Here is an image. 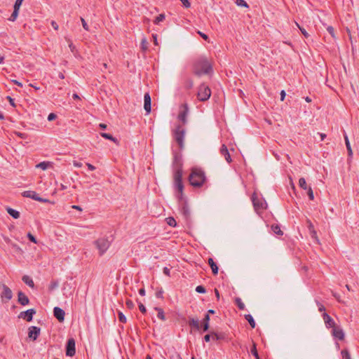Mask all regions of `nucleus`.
I'll return each instance as SVG.
<instances>
[{
    "label": "nucleus",
    "mask_w": 359,
    "mask_h": 359,
    "mask_svg": "<svg viewBox=\"0 0 359 359\" xmlns=\"http://www.w3.org/2000/svg\"><path fill=\"white\" fill-rule=\"evenodd\" d=\"M173 180L174 187L182 195L184 190V184L182 182V161L181 156L175 154L173 159Z\"/></svg>",
    "instance_id": "obj_1"
},
{
    "label": "nucleus",
    "mask_w": 359,
    "mask_h": 359,
    "mask_svg": "<svg viewBox=\"0 0 359 359\" xmlns=\"http://www.w3.org/2000/svg\"><path fill=\"white\" fill-rule=\"evenodd\" d=\"M212 72L210 62L205 57H200L194 64V73L201 76L203 74H210Z\"/></svg>",
    "instance_id": "obj_2"
},
{
    "label": "nucleus",
    "mask_w": 359,
    "mask_h": 359,
    "mask_svg": "<svg viewBox=\"0 0 359 359\" xmlns=\"http://www.w3.org/2000/svg\"><path fill=\"white\" fill-rule=\"evenodd\" d=\"M189 181L191 186L195 187H201L205 181L204 172L198 168L192 169L189 177Z\"/></svg>",
    "instance_id": "obj_3"
},
{
    "label": "nucleus",
    "mask_w": 359,
    "mask_h": 359,
    "mask_svg": "<svg viewBox=\"0 0 359 359\" xmlns=\"http://www.w3.org/2000/svg\"><path fill=\"white\" fill-rule=\"evenodd\" d=\"M185 132L184 128L180 124L177 125L175 128L172 130L173 138L179 145L180 149H182L184 147V140L185 137Z\"/></svg>",
    "instance_id": "obj_4"
},
{
    "label": "nucleus",
    "mask_w": 359,
    "mask_h": 359,
    "mask_svg": "<svg viewBox=\"0 0 359 359\" xmlns=\"http://www.w3.org/2000/svg\"><path fill=\"white\" fill-rule=\"evenodd\" d=\"M95 245L99 250V255H103L110 246V242L106 238H100L95 241Z\"/></svg>",
    "instance_id": "obj_5"
},
{
    "label": "nucleus",
    "mask_w": 359,
    "mask_h": 359,
    "mask_svg": "<svg viewBox=\"0 0 359 359\" xmlns=\"http://www.w3.org/2000/svg\"><path fill=\"white\" fill-rule=\"evenodd\" d=\"M211 95V90L210 88L205 84H201L199 86L197 97L200 101L204 102L208 100Z\"/></svg>",
    "instance_id": "obj_6"
},
{
    "label": "nucleus",
    "mask_w": 359,
    "mask_h": 359,
    "mask_svg": "<svg viewBox=\"0 0 359 359\" xmlns=\"http://www.w3.org/2000/svg\"><path fill=\"white\" fill-rule=\"evenodd\" d=\"M252 201L256 211L265 210L267 207L266 201L262 198H259L255 194L252 195Z\"/></svg>",
    "instance_id": "obj_7"
},
{
    "label": "nucleus",
    "mask_w": 359,
    "mask_h": 359,
    "mask_svg": "<svg viewBox=\"0 0 359 359\" xmlns=\"http://www.w3.org/2000/svg\"><path fill=\"white\" fill-rule=\"evenodd\" d=\"M36 313V310L34 309H28L25 311H22L20 313L18 318H22L27 322H31L33 319L34 315Z\"/></svg>",
    "instance_id": "obj_8"
},
{
    "label": "nucleus",
    "mask_w": 359,
    "mask_h": 359,
    "mask_svg": "<svg viewBox=\"0 0 359 359\" xmlns=\"http://www.w3.org/2000/svg\"><path fill=\"white\" fill-rule=\"evenodd\" d=\"M76 353L75 341L73 338L69 339L66 346V355L72 357Z\"/></svg>",
    "instance_id": "obj_9"
},
{
    "label": "nucleus",
    "mask_w": 359,
    "mask_h": 359,
    "mask_svg": "<svg viewBox=\"0 0 359 359\" xmlns=\"http://www.w3.org/2000/svg\"><path fill=\"white\" fill-rule=\"evenodd\" d=\"M2 289L3 291L1 294L2 301H4V299H6V302H8L13 297V292L11 290L4 284L2 285Z\"/></svg>",
    "instance_id": "obj_10"
},
{
    "label": "nucleus",
    "mask_w": 359,
    "mask_h": 359,
    "mask_svg": "<svg viewBox=\"0 0 359 359\" xmlns=\"http://www.w3.org/2000/svg\"><path fill=\"white\" fill-rule=\"evenodd\" d=\"M41 329L36 326H31L29 328L28 337L33 341H36L40 334Z\"/></svg>",
    "instance_id": "obj_11"
},
{
    "label": "nucleus",
    "mask_w": 359,
    "mask_h": 359,
    "mask_svg": "<svg viewBox=\"0 0 359 359\" xmlns=\"http://www.w3.org/2000/svg\"><path fill=\"white\" fill-rule=\"evenodd\" d=\"M53 314L54 316L59 320V322L62 323L64 321L65 315L64 310L56 306L53 309Z\"/></svg>",
    "instance_id": "obj_12"
},
{
    "label": "nucleus",
    "mask_w": 359,
    "mask_h": 359,
    "mask_svg": "<svg viewBox=\"0 0 359 359\" xmlns=\"http://www.w3.org/2000/svg\"><path fill=\"white\" fill-rule=\"evenodd\" d=\"M332 334L336 339L339 340H343L344 338V333L342 329L338 326H335L332 328Z\"/></svg>",
    "instance_id": "obj_13"
},
{
    "label": "nucleus",
    "mask_w": 359,
    "mask_h": 359,
    "mask_svg": "<svg viewBox=\"0 0 359 359\" xmlns=\"http://www.w3.org/2000/svg\"><path fill=\"white\" fill-rule=\"evenodd\" d=\"M144 109L147 111V114L151 112V97L149 93H146L144 95Z\"/></svg>",
    "instance_id": "obj_14"
},
{
    "label": "nucleus",
    "mask_w": 359,
    "mask_h": 359,
    "mask_svg": "<svg viewBox=\"0 0 359 359\" xmlns=\"http://www.w3.org/2000/svg\"><path fill=\"white\" fill-rule=\"evenodd\" d=\"M323 318L327 327L333 328L336 326L334 320L327 313H323Z\"/></svg>",
    "instance_id": "obj_15"
},
{
    "label": "nucleus",
    "mask_w": 359,
    "mask_h": 359,
    "mask_svg": "<svg viewBox=\"0 0 359 359\" xmlns=\"http://www.w3.org/2000/svg\"><path fill=\"white\" fill-rule=\"evenodd\" d=\"M18 302L22 306L27 305L29 302V298L21 291L18 293Z\"/></svg>",
    "instance_id": "obj_16"
},
{
    "label": "nucleus",
    "mask_w": 359,
    "mask_h": 359,
    "mask_svg": "<svg viewBox=\"0 0 359 359\" xmlns=\"http://www.w3.org/2000/svg\"><path fill=\"white\" fill-rule=\"evenodd\" d=\"M220 154L222 156H224L225 160L228 163L231 162V158L230 154H229V150L225 144L222 145V147L220 148Z\"/></svg>",
    "instance_id": "obj_17"
},
{
    "label": "nucleus",
    "mask_w": 359,
    "mask_h": 359,
    "mask_svg": "<svg viewBox=\"0 0 359 359\" xmlns=\"http://www.w3.org/2000/svg\"><path fill=\"white\" fill-rule=\"evenodd\" d=\"M208 264L210 265L212 272L214 275H216L218 273V266L217 264L214 262L212 258H209L208 260Z\"/></svg>",
    "instance_id": "obj_18"
},
{
    "label": "nucleus",
    "mask_w": 359,
    "mask_h": 359,
    "mask_svg": "<svg viewBox=\"0 0 359 359\" xmlns=\"http://www.w3.org/2000/svg\"><path fill=\"white\" fill-rule=\"evenodd\" d=\"M22 196L24 197L30 198L36 201V199L38 196V194L35 191H25L22 193Z\"/></svg>",
    "instance_id": "obj_19"
},
{
    "label": "nucleus",
    "mask_w": 359,
    "mask_h": 359,
    "mask_svg": "<svg viewBox=\"0 0 359 359\" xmlns=\"http://www.w3.org/2000/svg\"><path fill=\"white\" fill-rule=\"evenodd\" d=\"M22 280L25 284H27L30 287H32V288L34 287V281L29 276H27V275L23 276Z\"/></svg>",
    "instance_id": "obj_20"
},
{
    "label": "nucleus",
    "mask_w": 359,
    "mask_h": 359,
    "mask_svg": "<svg viewBox=\"0 0 359 359\" xmlns=\"http://www.w3.org/2000/svg\"><path fill=\"white\" fill-rule=\"evenodd\" d=\"M52 163L50 161H43L36 165V168H41L43 170H46L48 168L52 166Z\"/></svg>",
    "instance_id": "obj_21"
},
{
    "label": "nucleus",
    "mask_w": 359,
    "mask_h": 359,
    "mask_svg": "<svg viewBox=\"0 0 359 359\" xmlns=\"http://www.w3.org/2000/svg\"><path fill=\"white\" fill-rule=\"evenodd\" d=\"M344 140H345V143H346V149H347V151H348V156L351 157L353 155L352 149H351V144H350V142H349V140H348L347 135L346 133H344Z\"/></svg>",
    "instance_id": "obj_22"
},
{
    "label": "nucleus",
    "mask_w": 359,
    "mask_h": 359,
    "mask_svg": "<svg viewBox=\"0 0 359 359\" xmlns=\"http://www.w3.org/2000/svg\"><path fill=\"white\" fill-rule=\"evenodd\" d=\"M6 210L7 212L13 218L18 219L20 217V212L18 210H14L11 208H7Z\"/></svg>",
    "instance_id": "obj_23"
},
{
    "label": "nucleus",
    "mask_w": 359,
    "mask_h": 359,
    "mask_svg": "<svg viewBox=\"0 0 359 359\" xmlns=\"http://www.w3.org/2000/svg\"><path fill=\"white\" fill-rule=\"evenodd\" d=\"M189 325L190 327H194L196 330H199L200 328V323L198 319L195 318H190L189 320Z\"/></svg>",
    "instance_id": "obj_24"
},
{
    "label": "nucleus",
    "mask_w": 359,
    "mask_h": 359,
    "mask_svg": "<svg viewBox=\"0 0 359 359\" xmlns=\"http://www.w3.org/2000/svg\"><path fill=\"white\" fill-rule=\"evenodd\" d=\"M187 109H184L182 111H180L178 115V118L180 120L183 124L187 123Z\"/></svg>",
    "instance_id": "obj_25"
},
{
    "label": "nucleus",
    "mask_w": 359,
    "mask_h": 359,
    "mask_svg": "<svg viewBox=\"0 0 359 359\" xmlns=\"http://www.w3.org/2000/svg\"><path fill=\"white\" fill-rule=\"evenodd\" d=\"M245 318L248 321V323L250 325V326L252 327V328L255 327L256 324H255V320L250 314H246L245 316Z\"/></svg>",
    "instance_id": "obj_26"
},
{
    "label": "nucleus",
    "mask_w": 359,
    "mask_h": 359,
    "mask_svg": "<svg viewBox=\"0 0 359 359\" xmlns=\"http://www.w3.org/2000/svg\"><path fill=\"white\" fill-rule=\"evenodd\" d=\"M271 229L277 235L282 236L283 234V231L280 230V228L277 224L271 225Z\"/></svg>",
    "instance_id": "obj_27"
},
{
    "label": "nucleus",
    "mask_w": 359,
    "mask_h": 359,
    "mask_svg": "<svg viewBox=\"0 0 359 359\" xmlns=\"http://www.w3.org/2000/svg\"><path fill=\"white\" fill-rule=\"evenodd\" d=\"M155 309L158 311L157 317L162 320H165V316L163 310L162 309L158 308V307H156Z\"/></svg>",
    "instance_id": "obj_28"
},
{
    "label": "nucleus",
    "mask_w": 359,
    "mask_h": 359,
    "mask_svg": "<svg viewBox=\"0 0 359 359\" xmlns=\"http://www.w3.org/2000/svg\"><path fill=\"white\" fill-rule=\"evenodd\" d=\"M235 302H236V304L239 309H241V310L245 309V304L242 302L241 298H239V297L236 298Z\"/></svg>",
    "instance_id": "obj_29"
},
{
    "label": "nucleus",
    "mask_w": 359,
    "mask_h": 359,
    "mask_svg": "<svg viewBox=\"0 0 359 359\" xmlns=\"http://www.w3.org/2000/svg\"><path fill=\"white\" fill-rule=\"evenodd\" d=\"M100 135L105 138V139H107V140H111L114 142H116V140L111 135V134H109V133H100Z\"/></svg>",
    "instance_id": "obj_30"
},
{
    "label": "nucleus",
    "mask_w": 359,
    "mask_h": 359,
    "mask_svg": "<svg viewBox=\"0 0 359 359\" xmlns=\"http://www.w3.org/2000/svg\"><path fill=\"white\" fill-rule=\"evenodd\" d=\"M299 187L304 189V190H306L307 189V185H306V180L304 177H301L299 180Z\"/></svg>",
    "instance_id": "obj_31"
},
{
    "label": "nucleus",
    "mask_w": 359,
    "mask_h": 359,
    "mask_svg": "<svg viewBox=\"0 0 359 359\" xmlns=\"http://www.w3.org/2000/svg\"><path fill=\"white\" fill-rule=\"evenodd\" d=\"M18 13H19V11L18 10H16V9H13V13L11 14V17L9 18V20L10 21H15L18 15Z\"/></svg>",
    "instance_id": "obj_32"
},
{
    "label": "nucleus",
    "mask_w": 359,
    "mask_h": 359,
    "mask_svg": "<svg viewBox=\"0 0 359 359\" xmlns=\"http://www.w3.org/2000/svg\"><path fill=\"white\" fill-rule=\"evenodd\" d=\"M118 320H119L120 322H121L123 323H126L127 318H126L125 315L121 311H118Z\"/></svg>",
    "instance_id": "obj_33"
},
{
    "label": "nucleus",
    "mask_w": 359,
    "mask_h": 359,
    "mask_svg": "<svg viewBox=\"0 0 359 359\" xmlns=\"http://www.w3.org/2000/svg\"><path fill=\"white\" fill-rule=\"evenodd\" d=\"M236 4H237V6H242V7H245V8H248V4L246 3L245 1L244 0H236Z\"/></svg>",
    "instance_id": "obj_34"
},
{
    "label": "nucleus",
    "mask_w": 359,
    "mask_h": 359,
    "mask_svg": "<svg viewBox=\"0 0 359 359\" xmlns=\"http://www.w3.org/2000/svg\"><path fill=\"white\" fill-rule=\"evenodd\" d=\"M167 223L170 226H175L177 224L175 219L173 217L167 218Z\"/></svg>",
    "instance_id": "obj_35"
},
{
    "label": "nucleus",
    "mask_w": 359,
    "mask_h": 359,
    "mask_svg": "<svg viewBox=\"0 0 359 359\" xmlns=\"http://www.w3.org/2000/svg\"><path fill=\"white\" fill-rule=\"evenodd\" d=\"M164 19H165V15H164V14H160V15H158L156 18V19H155V20H154V23H155V24H158L160 22L163 21V20H164Z\"/></svg>",
    "instance_id": "obj_36"
},
{
    "label": "nucleus",
    "mask_w": 359,
    "mask_h": 359,
    "mask_svg": "<svg viewBox=\"0 0 359 359\" xmlns=\"http://www.w3.org/2000/svg\"><path fill=\"white\" fill-rule=\"evenodd\" d=\"M296 25H297V26L298 27V28L300 29V31H301L302 34L304 36V37H305V38H309V33L305 30V29H304V28H303V27H300V26H299V25L297 22H296Z\"/></svg>",
    "instance_id": "obj_37"
},
{
    "label": "nucleus",
    "mask_w": 359,
    "mask_h": 359,
    "mask_svg": "<svg viewBox=\"0 0 359 359\" xmlns=\"http://www.w3.org/2000/svg\"><path fill=\"white\" fill-rule=\"evenodd\" d=\"M341 353L342 359H351L350 354L347 350H342Z\"/></svg>",
    "instance_id": "obj_38"
},
{
    "label": "nucleus",
    "mask_w": 359,
    "mask_h": 359,
    "mask_svg": "<svg viewBox=\"0 0 359 359\" xmlns=\"http://www.w3.org/2000/svg\"><path fill=\"white\" fill-rule=\"evenodd\" d=\"M251 353L256 358V359H259L255 344H253V346L251 349Z\"/></svg>",
    "instance_id": "obj_39"
},
{
    "label": "nucleus",
    "mask_w": 359,
    "mask_h": 359,
    "mask_svg": "<svg viewBox=\"0 0 359 359\" xmlns=\"http://www.w3.org/2000/svg\"><path fill=\"white\" fill-rule=\"evenodd\" d=\"M307 194H308V196H309V198L310 200H313L314 199V196H313V190L311 189V187H309V188H307Z\"/></svg>",
    "instance_id": "obj_40"
},
{
    "label": "nucleus",
    "mask_w": 359,
    "mask_h": 359,
    "mask_svg": "<svg viewBox=\"0 0 359 359\" xmlns=\"http://www.w3.org/2000/svg\"><path fill=\"white\" fill-rule=\"evenodd\" d=\"M24 0H16L15 1V3L14 4V9H16V10H20V8Z\"/></svg>",
    "instance_id": "obj_41"
},
{
    "label": "nucleus",
    "mask_w": 359,
    "mask_h": 359,
    "mask_svg": "<svg viewBox=\"0 0 359 359\" xmlns=\"http://www.w3.org/2000/svg\"><path fill=\"white\" fill-rule=\"evenodd\" d=\"M196 291L198 293H205L206 292L205 288L202 285H198L196 287Z\"/></svg>",
    "instance_id": "obj_42"
},
{
    "label": "nucleus",
    "mask_w": 359,
    "mask_h": 359,
    "mask_svg": "<svg viewBox=\"0 0 359 359\" xmlns=\"http://www.w3.org/2000/svg\"><path fill=\"white\" fill-rule=\"evenodd\" d=\"M141 48L143 50H146L147 49V41L146 39H143L141 42Z\"/></svg>",
    "instance_id": "obj_43"
},
{
    "label": "nucleus",
    "mask_w": 359,
    "mask_h": 359,
    "mask_svg": "<svg viewBox=\"0 0 359 359\" xmlns=\"http://www.w3.org/2000/svg\"><path fill=\"white\" fill-rule=\"evenodd\" d=\"M81 21L82 26H83V29L86 31H89V27H88V24L86 23V20L83 18H81Z\"/></svg>",
    "instance_id": "obj_44"
},
{
    "label": "nucleus",
    "mask_w": 359,
    "mask_h": 359,
    "mask_svg": "<svg viewBox=\"0 0 359 359\" xmlns=\"http://www.w3.org/2000/svg\"><path fill=\"white\" fill-rule=\"evenodd\" d=\"M57 287H58V283L57 281H52L49 286V290H53Z\"/></svg>",
    "instance_id": "obj_45"
},
{
    "label": "nucleus",
    "mask_w": 359,
    "mask_h": 359,
    "mask_svg": "<svg viewBox=\"0 0 359 359\" xmlns=\"http://www.w3.org/2000/svg\"><path fill=\"white\" fill-rule=\"evenodd\" d=\"M327 30L333 38H335L334 29L332 26H328Z\"/></svg>",
    "instance_id": "obj_46"
},
{
    "label": "nucleus",
    "mask_w": 359,
    "mask_h": 359,
    "mask_svg": "<svg viewBox=\"0 0 359 359\" xmlns=\"http://www.w3.org/2000/svg\"><path fill=\"white\" fill-rule=\"evenodd\" d=\"M310 235L313 239H315L318 243H319V240L317 236V233L315 229L310 232Z\"/></svg>",
    "instance_id": "obj_47"
},
{
    "label": "nucleus",
    "mask_w": 359,
    "mask_h": 359,
    "mask_svg": "<svg viewBox=\"0 0 359 359\" xmlns=\"http://www.w3.org/2000/svg\"><path fill=\"white\" fill-rule=\"evenodd\" d=\"M126 304L129 309H132L134 307V304L130 299H128L126 302Z\"/></svg>",
    "instance_id": "obj_48"
},
{
    "label": "nucleus",
    "mask_w": 359,
    "mask_h": 359,
    "mask_svg": "<svg viewBox=\"0 0 359 359\" xmlns=\"http://www.w3.org/2000/svg\"><path fill=\"white\" fill-rule=\"evenodd\" d=\"M27 238H29V240L30 241H32L34 243H37L36 238L31 233H27Z\"/></svg>",
    "instance_id": "obj_49"
},
{
    "label": "nucleus",
    "mask_w": 359,
    "mask_h": 359,
    "mask_svg": "<svg viewBox=\"0 0 359 359\" xmlns=\"http://www.w3.org/2000/svg\"><path fill=\"white\" fill-rule=\"evenodd\" d=\"M139 309L142 313H145L147 312L146 307L141 303H139Z\"/></svg>",
    "instance_id": "obj_50"
},
{
    "label": "nucleus",
    "mask_w": 359,
    "mask_h": 359,
    "mask_svg": "<svg viewBox=\"0 0 359 359\" xmlns=\"http://www.w3.org/2000/svg\"><path fill=\"white\" fill-rule=\"evenodd\" d=\"M57 118V116L54 113H50L48 116V120L49 121H53L55 120V118Z\"/></svg>",
    "instance_id": "obj_51"
},
{
    "label": "nucleus",
    "mask_w": 359,
    "mask_h": 359,
    "mask_svg": "<svg viewBox=\"0 0 359 359\" xmlns=\"http://www.w3.org/2000/svg\"><path fill=\"white\" fill-rule=\"evenodd\" d=\"M307 224H308V229H309V231L310 233L311 231L314 230V226L309 219L307 220Z\"/></svg>",
    "instance_id": "obj_52"
},
{
    "label": "nucleus",
    "mask_w": 359,
    "mask_h": 359,
    "mask_svg": "<svg viewBox=\"0 0 359 359\" xmlns=\"http://www.w3.org/2000/svg\"><path fill=\"white\" fill-rule=\"evenodd\" d=\"M184 5L185 8H189L191 4L188 0H180Z\"/></svg>",
    "instance_id": "obj_53"
},
{
    "label": "nucleus",
    "mask_w": 359,
    "mask_h": 359,
    "mask_svg": "<svg viewBox=\"0 0 359 359\" xmlns=\"http://www.w3.org/2000/svg\"><path fill=\"white\" fill-rule=\"evenodd\" d=\"M36 201H39V202H43V203H48V202H50V201L48 199L43 198H41V197H40L39 196H37Z\"/></svg>",
    "instance_id": "obj_54"
},
{
    "label": "nucleus",
    "mask_w": 359,
    "mask_h": 359,
    "mask_svg": "<svg viewBox=\"0 0 359 359\" xmlns=\"http://www.w3.org/2000/svg\"><path fill=\"white\" fill-rule=\"evenodd\" d=\"M163 291L162 289H161L160 290H158L156 292V297L157 298H163Z\"/></svg>",
    "instance_id": "obj_55"
},
{
    "label": "nucleus",
    "mask_w": 359,
    "mask_h": 359,
    "mask_svg": "<svg viewBox=\"0 0 359 359\" xmlns=\"http://www.w3.org/2000/svg\"><path fill=\"white\" fill-rule=\"evenodd\" d=\"M198 33L203 39H205V41L208 40V36L207 34H205L200 31H198Z\"/></svg>",
    "instance_id": "obj_56"
},
{
    "label": "nucleus",
    "mask_w": 359,
    "mask_h": 359,
    "mask_svg": "<svg viewBox=\"0 0 359 359\" xmlns=\"http://www.w3.org/2000/svg\"><path fill=\"white\" fill-rule=\"evenodd\" d=\"M182 212H183V213H184V215L185 216H188L189 215V210H188V208H187V207L186 205H184L182 207Z\"/></svg>",
    "instance_id": "obj_57"
},
{
    "label": "nucleus",
    "mask_w": 359,
    "mask_h": 359,
    "mask_svg": "<svg viewBox=\"0 0 359 359\" xmlns=\"http://www.w3.org/2000/svg\"><path fill=\"white\" fill-rule=\"evenodd\" d=\"M212 339L214 340H219L220 339V337L217 333H212Z\"/></svg>",
    "instance_id": "obj_58"
},
{
    "label": "nucleus",
    "mask_w": 359,
    "mask_h": 359,
    "mask_svg": "<svg viewBox=\"0 0 359 359\" xmlns=\"http://www.w3.org/2000/svg\"><path fill=\"white\" fill-rule=\"evenodd\" d=\"M210 316L208 314H206L203 320V323H209Z\"/></svg>",
    "instance_id": "obj_59"
},
{
    "label": "nucleus",
    "mask_w": 359,
    "mask_h": 359,
    "mask_svg": "<svg viewBox=\"0 0 359 359\" xmlns=\"http://www.w3.org/2000/svg\"><path fill=\"white\" fill-rule=\"evenodd\" d=\"M51 25H52V27H53V29L55 30H57L58 29V25H57V22L53 20L51 22Z\"/></svg>",
    "instance_id": "obj_60"
},
{
    "label": "nucleus",
    "mask_w": 359,
    "mask_h": 359,
    "mask_svg": "<svg viewBox=\"0 0 359 359\" xmlns=\"http://www.w3.org/2000/svg\"><path fill=\"white\" fill-rule=\"evenodd\" d=\"M209 329V323H203V330L204 332L208 330Z\"/></svg>",
    "instance_id": "obj_61"
},
{
    "label": "nucleus",
    "mask_w": 359,
    "mask_h": 359,
    "mask_svg": "<svg viewBox=\"0 0 359 359\" xmlns=\"http://www.w3.org/2000/svg\"><path fill=\"white\" fill-rule=\"evenodd\" d=\"M285 95H286V93H285V90H281V92H280V100L281 101L284 100V99L285 97Z\"/></svg>",
    "instance_id": "obj_62"
},
{
    "label": "nucleus",
    "mask_w": 359,
    "mask_h": 359,
    "mask_svg": "<svg viewBox=\"0 0 359 359\" xmlns=\"http://www.w3.org/2000/svg\"><path fill=\"white\" fill-rule=\"evenodd\" d=\"M163 273L166 276H170V269L168 267H164L163 268Z\"/></svg>",
    "instance_id": "obj_63"
},
{
    "label": "nucleus",
    "mask_w": 359,
    "mask_h": 359,
    "mask_svg": "<svg viewBox=\"0 0 359 359\" xmlns=\"http://www.w3.org/2000/svg\"><path fill=\"white\" fill-rule=\"evenodd\" d=\"M210 338H212V334H206V335L204 337V340H205L206 342H208V341H210Z\"/></svg>",
    "instance_id": "obj_64"
}]
</instances>
